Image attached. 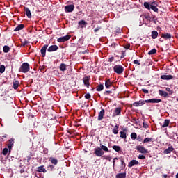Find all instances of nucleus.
I'll list each match as a JSON object with an SVG mask.
<instances>
[{
    "instance_id": "obj_1",
    "label": "nucleus",
    "mask_w": 178,
    "mask_h": 178,
    "mask_svg": "<svg viewBox=\"0 0 178 178\" xmlns=\"http://www.w3.org/2000/svg\"><path fill=\"white\" fill-rule=\"evenodd\" d=\"M8 90H0V106H2V108H7L13 101L12 97L8 95Z\"/></svg>"
},
{
    "instance_id": "obj_2",
    "label": "nucleus",
    "mask_w": 178,
    "mask_h": 178,
    "mask_svg": "<svg viewBox=\"0 0 178 178\" xmlns=\"http://www.w3.org/2000/svg\"><path fill=\"white\" fill-rule=\"evenodd\" d=\"M168 92H165V90H159V95L161 97H163V98H169V95H172L173 94L172 90H167Z\"/></svg>"
},
{
    "instance_id": "obj_3",
    "label": "nucleus",
    "mask_w": 178,
    "mask_h": 178,
    "mask_svg": "<svg viewBox=\"0 0 178 178\" xmlns=\"http://www.w3.org/2000/svg\"><path fill=\"white\" fill-rule=\"evenodd\" d=\"M29 70H30V65L27 63H24L19 68V72L21 73H27Z\"/></svg>"
},
{
    "instance_id": "obj_4",
    "label": "nucleus",
    "mask_w": 178,
    "mask_h": 178,
    "mask_svg": "<svg viewBox=\"0 0 178 178\" xmlns=\"http://www.w3.org/2000/svg\"><path fill=\"white\" fill-rule=\"evenodd\" d=\"M113 70L115 73H117V74H122L124 71V68L123 66L118 65L113 67Z\"/></svg>"
},
{
    "instance_id": "obj_5",
    "label": "nucleus",
    "mask_w": 178,
    "mask_h": 178,
    "mask_svg": "<svg viewBox=\"0 0 178 178\" xmlns=\"http://www.w3.org/2000/svg\"><path fill=\"white\" fill-rule=\"evenodd\" d=\"M136 149L138 152H140V154H148V150L143 145H137Z\"/></svg>"
},
{
    "instance_id": "obj_6",
    "label": "nucleus",
    "mask_w": 178,
    "mask_h": 178,
    "mask_svg": "<svg viewBox=\"0 0 178 178\" xmlns=\"http://www.w3.org/2000/svg\"><path fill=\"white\" fill-rule=\"evenodd\" d=\"M95 155L96 156H103L104 154H105V152L102 150L100 147H97L95 148V152H94Z\"/></svg>"
},
{
    "instance_id": "obj_7",
    "label": "nucleus",
    "mask_w": 178,
    "mask_h": 178,
    "mask_svg": "<svg viewBox=\"0 0 178 178\" xmlns=\"http://www.w3.org/2000/svg\"><path fill=\"white\" fill-rule=\"evenodd\" d=\"M121 115H122V108L120 107L115 108L113 113V118H115V116H120Z\"/></svg>"
},
{
    "instance_id": "obj_8",
    "label": "nucleus",
    "mask_w": 178,
    "mask_h": 178,
    "mask_svg": "<svg viewBox=\"0 0 178 178\" xmlns=\"http://www.w3.org/2000/svg\"><path fill=\"white\" fill-rule=\"evenodd\" d=\"M162 100L161 99H150L145 100L146 104H159Z\"/></svg>"
},
{
    "instance_id": "obj_9",
    "label": "nucleus",
    "mask_w": 178,
    "mask_h": 178,
    "mask_svg": "<svg viewBox=\"0 0 178 178\" xmlns=\"http://www.w3.org/2000/svg\"><path fill=\"white\" fill-rule=\"evenodd\" d=\"M72 36L70 35H67L65 36L59 38L57 39L58 42H65V41H68V40H70V38Z\"/></svg>"
},
{
    "instance_id": "obj_10",
    "label": "nucleus",
    "mask_w": 178,
    "mask_h": 178,
    "mask_svg": "<svg viewBox=\"0 0 178 178\" xmlns=\"http://www.w3.org/2000/svg\"><path fill=\"white\" fill-rule=\"evenodd\" d=\"M145 104H147L145 100H139L138 102H134L133 105L134 106H143V105H145Z\"/></svg>"
},
{
    "instance_id": "obj_11",
    "label": "nucleus",
    "mask_w": 178,
    "mask_h": 178,
    "mask_svg": "<svg viewBox=\"0 0 178 178\" xmlns=\"http://www.w3.org/2000/svg\"><path fill=\"white\" fill-rule=\"evenodd\" d=\"M172 152H176V151H175V148L173 147V146H172V145H170V147H168V148L163 151V154H170Z\"/></svg>"
},
{
    "instance_id": "obj_12",
    "label": "nucleus",
    "mask_w": 178,
    "mask_h": 178,
    "mask_svg": "<svg viewBox=\"0 0 178 178\" xmlns=\"http://www.w3.org/2000/svg\"><path fill=\"white\" fill-rule=\"evenodd\" d=\"M65 10L67 13L73 12L74 10V5H68L65 7Z\"/></svg>"
},
{
    "instance_id": "obj_13",
    "label": "nucleus",
    "mask_w": 178,
    "mask_h": 178,
    "mask_svg": "<svg viewBox=\"0 0 178 178\" xmlns=\"http://www.w3.org/2000/svg\"><path fill=\"white\" fill-rule=\"evenodd\" d=\"M104 116H105V109L102 108L98 114L97 120H102Z\"/></svg>"
},
{
    "instance_id": "obj_14",
    "label": "nucleus",
    "mask_w": 178,
    "mask_h": 178,
    "mask_svg": "<svg viewBox=\"0 0 178 178\" xmlns=\"http://www.w3.org/2000/svg\"><path fill=\"white\" fill-rule=\"evenodd\" d=\"M83 81L86 87L88 88L90 86V76H84L83 79Z\"/></svg>"
},
{
    "instance_id": "obj_15",
    "label": "nucleus",
    "mask_w": 178,
    "mask_h": 178,
    "mask_svg": "<svg viewBox=\"0 0 178 178\" xmlns=\"http://www.w3.org/2000/svg\"><path fill=\"white\" fill-rule=\"evenodd\" d=\"M140 163L137 160H131L129 164H128V168H133L134 165H139Z\"/></svg>"
},
{
    "instance_id": "obj_16",
    "label": "nucleus",
    "mask_w": 178,
    "mask_h": 178,
    "mask_svg": "<svg viewBox=\"0 0 178 178\" xmlns=\"http://www.w3.org/2000/svg\"><path fill=\"white\" fill-rule=\"evenodd\" d=\"M48 48V44H46L44 46H43L40 50V52H41V54H42V56L43 58H44L45 56V54L47 52V49Z\"/></svg>"
},
{
    "instance_id": "obj_17",
    "label": "nucleus",
    "mask_w": 178,
    "mask_h": 178,
    "mask_svg": "<svg viewBox=\"0 0 178 178\" xmlns=\"http://www.w3.org/2000/svg\"><path fill=\"white\" fill-rule=\"evenodd\" d=\"M15 144V139L11 138L8 140V147L9 151L12 149V147H13V145Z\"/></svg>"
},
{
    "instance_id": "obj_18",
    "label": "nucleus",
    "mask_w": 178,
    "mask_h": 178,
    "mask_svg": "<svg viewBox=\"0 0 178 178\" xmlns=\"http://www.w3.org/2000/svg\"><path fill=\"white\" fill-rule=\"evenodd\" d=\"M48 52H54V51H58L57 45H51L47 49Z\"/></svg>"
},
{
    "instance_id": "obj_19",
    "label": "nucleus",
    "mask_w": 178,
    "mask_h": 178,
    "mask_svg": "<svg viewBox=\"0 0 178 178\" xmlns=\"http://www.w3.org/2000/svg\"><path fill=\"white\" fill-rule=\"evenodd\" d=\"M161 38L164 40H170L172 38V35L170 33H162Z\"/></svg>"
},
{
    "instance_id": "obj_20",
    "label": "nucleus",
    "mask_w": 178,
    "mask_h": 178,
    "mask_svg": "<svg viewBox=\"0 0 178 178\" xmlns=\"http://www.w3.org/2000/svg\"><path fill=\"white\" fill-rule=\"evenodd\" d=\"M24 10L27 17H29V19H30V17H31V12L30 11V9H29V8H27V7H24Z\"/></svg>"
},
{
    "instance_id": "obj_21",
    "label": "nucleus",
    "mask_w": 178,
    "mask_h": 178,
    "mask_svg": "<svg viewBox=\"0 0 178 178\" xmlns=\"http://www.w3.org/2000/svg\"><path fill=\"white\" fill-rule=\"evenodd\" d=\"M161 79H162V80H172L173 79V76H172V75H161Z\"/></svg>"
},
{
    "instance_id": "obj_22",
    "label": "nucleus",
    "mask_w": 178,
    "mask_h": 178,
    "mask_svg": "<svg viewBox=\"0 0 178 178\" xmlns=\"http://www.w3.org/2000/svg\"><path fill=\"white\" fill-rule=\"evenodd\" d=\"M150 9L154 10V12H158V8H156V3H155V2L151 3Z\"/></svg>"
},
{
    "instance_id": "obj_23",
    "label": "nucleus",
    "mask_w": 178,
    "mask_h": 178,
    "mask_svg": "<svg viewBox=\"0 0 178 178\" xmlns=\"http://www.w3.org/2000/svg\"><path fill=\"white\" fill-rule=\"evenodd\" d=\"M37 172L40 173H47V170L44 168V165H41L37 168Z\"/></svg>"
},
{
    "instance_id": "obj_24",
    "label": "nucleus",
    "mask_w": 178,
    "mask_h": 178,
    "mask_svg": "<svg viewBox=\"0 0 178 178\" xmlns=\"http://www.w3.org/2000/svg\"><path fill=\"white\" fill-rule=\"evenodd\" d=\"M100 148L104 152H111V150L108 149V147L102 145V143H100Z\"/></svg>"
},
{
    "instance_id": "obj_25",
    "label": "nucleus",
    "mask_w": 178,
    "mask_h": 178,
    "mask_svg": "<svg viewBox=\"0 0 178 178\" xmlns=\"http://www.w3.org/2000/svg\"><path fill=\"white\" fill-rule=\"evenodd\" d=\"M59 95H60V97H62L63 98H65V97H67V90H60L58 91Z\"/></svg>"
},
{
    "instance_id": "obj_26",
    "label": "nucleus",
    "mask_w": 178,
    "mask_h": 178,
    "mask_svg": "<svg viewBox=\"0 0 178 178\" xmlns=\"http://www.w3.org/2000/svg\"><path fill=\"white\" fill-rule=\"evenodd\" d=\"M113 84V83L112 81H111L110 79H108L107 81H106L105 87H106V88H111V87H112Z\"/></svg>"
},
{
    "instance_id": "obj_27",
    "label": "nucleus",
    "mask_w": 178,
    "mask_h": 178,
    "mask_svg": "<svg viewBox=\"0 0 178 178\" xmlns=\"http://www.w3.org/2000/svg\"><path fill=\"white\" fill-rule=\"evenodd\" d=\"M126 129H124L123 131H120V138H124V140H126V138H127V135L126 134Z\"/></svg>"
},
{
    "instance_id": "obj_28",
    "label": "nucleus",
    "mask_w": 178,
    "mask_h": 178,
    "mask_svg": "<svg viewBox=\"0 0 178 178\" xmlns=\"http://www.w3.org/2000/svg\"><path fill=\"white\" fill-rule=\"evenodd\" d=\"M49 161L53 164V165H58V159L54 158V157H50L49 158Z\"/></svg>"
},
{
    "instance_id": "obj_29",
    "label": "nucleus",
    "mask_w": 178,
    "mask_h": 178,
    "mask_svg": "<svg viewBox=\"0 0 178 178\" xmlns=\"http://www.w3.org/2000/svg\"><path fill=\"white\" fill-rule=\"evenodd\" d=\"M113 134H118L119 133V125L116 124L112 130Z\"/></svg>"
},
{
    "instance_id": "obj_30",
    "label": "nucleus",
    "mask_w": 178,
    "mask_h": 178,
    "mask_svg": "<svg viewBox=\"0 0 178 178\" xmlns=\"http://www.w3.org/2000/svg\"><path fill=\"white\" fill-rule=\"evenodd\" d=\"M115 178H126V172L117 174Z\"/></svg>"
},
{
    "instance_id": "obj_31",
    "label": "nucleus",
    "mask_w": 178,
    "mask_h": 178,
    "mask_svg": "<svg viewBox=\"0 0 178 178\" xmlns=\"http://www.w3.org/2000/svg\"><path fill=\"white\" fill-rule=\"evenodd\" d=\"M24 29V24L18 25L14 30V31H19V30H23Z\"/></svg>"
},
{
    "instance_id": "obj_32",
    "label": "nucleus",
    "mask_w": 178,
    "mask_h": 178,
    "mask_svg": "<svg viewBox=\"0 0 178 178\" xmlns=\"http://www.w3.org/2000/svg\"><path fill=\"white\" fill-rule=\"evenodd\" d=\"M20 84L19 83V81H15L13 82V88L14 90H17Z\"/></svg>"
},
{
    "instance_id": "obj_33",
    "label": "nucleus",
    "mask_w": 178,
    "mask_h": 178,
    "mask_svg": "<svg viewBox=\"0 0 178 178\" xmlns=\"http://www.w3.org/2000/svg\"><path fill=\"white\" fill-rule=\"evenodd\" d=\"M78 24L81 29H83V26H86V24H87V22H86V21L84 20H81L78 22Z\"/></svg>"
},
{
    "instance_id": "obj_34",
    "label": "nucleus",
    "mask_w": 178,
    "mask_h": 178,
    "mask_svg": "<svg viewBox=\"0 0 178 178\" xmlns=\"http://www.w3.org/2000/svg\"><path fill=\"white\" fill-rule=\"evenodd\" d=\"M157 37H158V31H153L152 32V38H153V40H155V38H156Z\"/></svg>"
},
{
    "instance_id": "obj_35",
    "label": "nucleus",
    "mask_w": 178,
    "mask_h": 178,
    "mask_svg": "<svg viewBox=\"0 0 178 178\" xmlns=\"http://www.w3.org/2000/svg\"><path fill=\"white\" fill-rule=\"evenodd\" d=\"M170 123V120H165L163 124L162 125V127H168L169 126V124Z\"/></svg>"
},
{
    "instance_id": "obj_36",
    "label": "nucleus",
    "mask_w": 178,
    "mask_h": 178,
    "mask_svg": "<svg viewBox=\"0 0 178 178\" xmlns=\"http://www.w3.org/2000/svg\"><path fill=\"white\" fill-rule=\"evenodd\" d=\"M113 149H114V151H115L116 152H119L120 151H121L122 148L120 146L114 145L113 146Z\"/></svg>"
},
{
    "instance_id": "obj_37",
    "label": "nucleus",
    "mask_w": 178,
    "mask_h": 178,
    "mask_svg": "<svg viewBox=\"0 0 178 178\" xmlns=\"http://www.w3.org/2000/svg\"><path fill=\"white\" fill-rule=\"evenodd\" d=\"M31 158H33V153H30V154L28 156H26V159H25V161H26L28 163H30Z\"/></svg>"
},
{
    "instance_id": "obj_38",
    "label": "nucleus",
    "mask_w": 178,
    "mask_h": 178,
    "mask_svg": "<svg viewBox=\"0 0 178 178\" xmlns=\"http://www.w3.org/2000/svg\"><path fill=\"white\" fill-rule=\"evenodd\" d=\"M10 50V48L8 46H4L3 48V51L5 54H8L9 51Z\"/></svg>"
},
{
    "instance_id": "obj_39",
    "label": "nucleus",
    "mask_w": 178,
    "mask_h": 178,
    "mask_svg": "<svg viewBox=\"0 0 178 178\" xmlns=\"http://www.w3.org/2000/svg\"><path fill=\"white\" fill-rule=\"evenodd\" d=\"M144 6L146 9H148L149 10V9H151V3H149L148 2H145Z\"/></svg>"
},
{
    "instance_id": "obj_40",
    "label": "nucleus",
    "mask_w": 178,
    "mask_h": 178,
    "mask_svg": "<svg viewBox=\"0 0 178 178\" xmlns=\"http://www.w3.org/2000/svg\"><path fill=\"white\" fill-rule=\"evenodd\" d=\"M102 159H106V161H108V162H111L112 161V157L109 156H102Z\"/></svg>"
},
{
    "instance_id": "obj_41",
    "label": "nucleus",
    "mask_w": 178,
    "mask_h": 178,
    "mask_svg": "<svg viewBox=\"0 0 178 178\" xmlns=\"http://www.w3.org/2000/svg\"><path fill=\"white\" fill-rule=\"evenodd\" d=\"M131 140H136L137 139V134L136 132H133L131 134Z\"/></svg>"
},
{
    "instance_id": "obj_42",
    "label": "nucleus",
    "mask_w": 178,
    "mask_h": 178,
    "mask_svg": "<svg viewBox=\"0 0 178 178\" xmlns=\"http://www.w3.org/2000/svg\"><path fill=\"white\" fill-rule=\"evenodd\" d=\"M60 70H61V72H65V70H66V65H65L63 63L60 64Z\"/></svg>"
},
{
    "instance_id": "obj_43",
    "label": "nucleus",
    "mask_w": 178,
    "mask_h": 178,
    "mask_svg": "<svg viewBox=\"0 0 178 178\" xmlns=\"http://www.w3.org/2000/svg\"><path fill=\"white\" fill-rule=\"evenodd\" d=\"M152 141V138H146L143 140V144H146V143H151Z\"/></svg>"
},
{
    "instance_id": "obj_44",
    "label": "nucleus",
    "mask_w": 178,
    "mask_h": 178,
    "mask_svg": "<svg viewBox=\"0 0 178 178\" xmlns=\"http://www.w3.org/2000/svg\"><path fill=\"white\" fill-rule=\"evenodd\" d=\"M156 52V49H153L150 50L148 52V54L149 55H154Z\"/></svg>"
},
{
    "instance_id": "obj_45",
    "label": "nucleus",
    "mask_w": 178,
    "mask_h": 178,
    "mask_svg": "<svg viewBox=\"0 0 178 178\" xmlns=\"http://www.w3.org/2000/svg\"><path fill=\"white\" fill-rule=\"evenodd\" d=\"M5 72V65H1L0 66V73H3Z\"/></svg>"
},
{
    "instance_id": "obj_46",
    "label": "nucleus",
    "mask_w": 178,
    "mask_h": 178,
    "mask_svg": "<svg viewBox=\"0 0 178 178\" xmlns=\"http://www.w3.org/2000/svg\"><path fill=\"white\" fill-rule=\"evenodd\" d=\"M136 140H137V141H138L139 143H141V141H143V136H136Z\"/></svg>"
},
{
    "instance_id": "obj_47",
    "label": "nucleus",
    "mask_w": 178,
    "mask_h": 178,
    "mask_svg": "<svg viewBox=\"0 0 178 178\" xmlns=\"http://www.w3.org/2000/svg\"><path fill=\"white\" fill-rule=\"evenodd\" d=\"M3 155H8V148H4L2 151Z\"/></svg>"
},
{
    "instance_id": "obj_48",
    "label": "nucleus",
    "mask_w": 178,
    "mask_h": 178,
    "mask_svg": "<svg viewBox=\"0 0 178 178\" xmlns=\"http://www.w3.org/2000/svg\"><path fill=\"white\" fill-rule=\"evenodd\" d=\"M111 94H112L111 90H106L104 93V95H111Z\"/></svg>"
},
{
    "instance_id": "obj_49",
    "label": "nucleus",
    "mask_w": 178,
    "mask_h": 178,
    "mask_svg": "<svg viewBox=\"0 0 178 178\" xmlns=\"http://www.w3.org/2000/svg\"><path fill=\"white\" fill-rule=\"evenodd\" d=\"M85 98L86 99H90V98H91V95H90V93H86L85 95Z\"/></svg>"
},
{
    "instance_id": "obj_50",
    "label": "nucleus",
    "mask_w": 178,
    "mask_h": 178,
    "mask_svg": "<svg viewBox=\"0 0 178 178\" xmlns=\"http://www.w3.org/2000/svg\"><path fill=\"white\" fill-rule=\"evenodd\" d=\"M121 165L124 166V168H126V163H124V159H121Z\"/></svg>"
},
{
    "instance_id": "obj_51",
    "label": "nucleus",
    "mask_w": 178,
    "mask_h": 178,
    "mask_svg": "<svg viewBox=\"0 0 178 178\" xmlns=\"http://www.w3.org/2000/svg\"><path fill=\"white\" fill-rule=\"evenodd\" d=\"M48 168L51 172L55 169V167L53 165H50Z\"/></svg>"
},
{
    "instance_id": "obj_52",
    "label": "nucleus",
    "mask_w": 178,
    "mask_h": 178,
    "mask_svg": "<svg viewBox=\"0 0 178 178\" xmlns=\"http://www.w3.org/2000/svg\"><path fill=\"white\" fill-rule=\"evenodd\" d=\"M138 159H145V156H144L143 154H139Z\"/></svg>"
},
{
    "instance_id": "obj_53",
    "label": "nucleus",
    "mask_w": 178,
    "mask_h": 178,
    "mask_svg": "<svg viewBox=\"0 0 178 178\" xmlns=\"http://www.w3.org/2000/svg\"><path fill=\"white\" fill-rule=\"evenodd\" d=\"M97 90H104V85H99Z\"/></svg>"
},
{
    "instance_id": "obj_54",
    "label": "nucleus",
    "mask_w": 178,
    "mask_h": 178,
    "mask_svg": "<svg viewBox=\"0 0 178 178\" xmlns=\"http://www.w3.org/2000/svg\"><path fill=\"white\" fill-rule=\"evenodd\" d=\"M43 153H44L45 155H47V154H48V149L44 148V149H43Z\"/></svg>"
},
{
    "instance_id": "obj_55",
    "label": "nucleus",
    "mask_w": 178,
    "mask_h": 178,
    "mask_svg": "<svg viewBox=\"0 0 178 178\" xmlns=\"http://www.w3.org/2000/svg\"><path fill=\"white\" fill-rule=\"evenodd\" d=\"M134 65H140V62H139L138 60H135L134 61Z\"/></svg>"
},
{
    "instance_id": "obj_56",
    "label": "nucleus",
    "mask_w": 178,
    "mask_h": 178,
    "mask_svg": "<svg viewBox=\"0 0 178 178\" xmlns=\"http://www.w3.org/2000/svg\"><path fill=\"white\" fill-rule=\"evenodd\" d=\"M143 127H144L145 129H147V127H148V124H147V123H145V122H143Z\"/></svg>"
},
{
    "instance_id": "obj_57",
    "label": "nucleus",
    "mask_w": 178,
    "mask_h": 178,
    "mask_svg": "<svg viewBox=\"0 0 178 178\" xmlns=\"http://www.w3.org/2000/svg\"><path fill=\"white\" fill-rule=\"evenodd\" d=\"M113 60H115V58L113 57H111L108 58V62H113Z\"/></svg>"
},
{
    "instance_id": "obj_58",
    "label": "nucleus",
    "mask_w": 178,
    "mask_h": 178,
    "mask_svg": "<svg viewBox=\"0 0 178 178\" xmlns=\"http://www.w3.org/2000/svg\"><path fill=\"white\" fill-rule=\"evenodd\" d=\"M6 137H8V134H4V135H3V136H1V138L2 140H3V138H6Z\"/></svg>"
},
{
    "instance_id": "obj_59",
    "label": "nucleus",
    "mask_w": 178,
    "mask_h": 178,
    "mask_svg": "<svg viewBox=\"0 0 178 178\" xmlns=\"http://www.w3.org/2000/svg\"><path fill=\"white\" fill-rule=\"evenodd\" d=\"M115 161H118V157H115L113 159V168H115Z\"/></svg>"
},
{
    "instance_id": "obj_60",
    "label": "nucleus",
    "mask_w": 178,
    "mask_h": 178,
    "mask_svg": "<svg viewBox=\"0 0 178 178\" xmlns=\"http://www.w3.org/2000/svg\"><path fill=\"white\" fill-rule=\"evenodd\" d=\"M124 48H125L126 49H129V48H130V44H127V45H125V46H124Z\"/></svg>"
},
{
    "instance_id": "obj_61",
    "label": "nucleus",
    "mask_w": 178,
    "mask_h": 178,
    "mask_svg": "<svg viewBox=\"0 0 178 178\" xmlns=\"http://www.w3.org/2000/svg\"><path fill=\"white\" fill-rule=\"evenodd\" d=\"M144 94H148V90H143Z\"/></svg>"
},
{
    "instance_id": "obj_62",
    "label": "nucleus",
    "mask_w": 178,
    "mask_h": 178,
    "mask_svg": "<svg viewBox=\"0 0 178 178\" xmlns=\"http://www.w3.org/2000/svg\"><path fill=\"white\" fill-rule=\"evenodd\" d=\"M101 28H96L94 29L95 33H97Z\"/></svg>"
},
{
    "instance_id": "obj_63",
    "label": "nucleus",
    "mask_w": 178,
    "mask_h": 178,
    "mask_svg": "<svg viewBox=\"0 0 178 178\" xmlns=\"http://www.w3.org/2000/svg\"><path fill=\"white\" fill-rule=\"evenodd\" d=\"M27 44H29V42L24 41L23 43V47H24V45H27Z\"/></svg>"
},
{
    "instance_id": "obj_64",
    "label": "nucleus",
    "mask_w": 178,
    "mask_h": 178,
    "mask_svg": "<svg viewBox=\"0 0 178 178\" xmlns=\"http://www.w3.org/2000/svg\"><path fill=\"white\" fill-rule=\"evenodd\" d=\"M20 173H24V169H21L19 171Z\"/></svg>"
}]
</instances>
